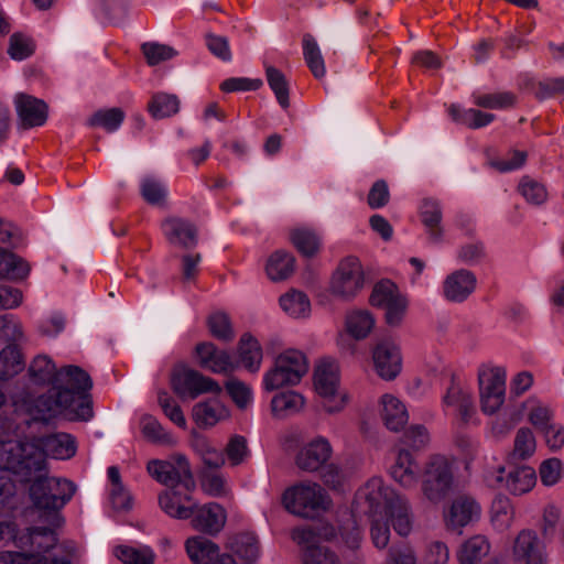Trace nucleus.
I'll return each mask as SVG.
<instances>
[{"mask_svg": "<svg viewBox=\"0 0 564 564\" xmlns=\"http://www.w3.org/2000/svg\"><path fill=\"white\" fill-rule=\"evenodd\" d=\"M347 329L356 339L367 337L375 325V319L368 312H354L347 317Z\"/></svg>", "mask_w": 564, "mask_h": 564, "instance_id": "nucleus-52", "label": "nucleus"}, {"mask_svg": "<svg viewBox=\"0 0 564 564\" xmlns=\"http://www.w3.org/2000/svg\"><path fill=\"white\" fill-rule=\"evenodd\" d=\"M124 120L121 108L101 109L91 115L87 123L90 127H101L108 132L116 131Z\"/></svg>", "mask_w": 564, "mask_h": 564, "instance_id": "nucleus-45", "label": "nucleus"}, {"mask_svg": "<svg viewBox=\"0 0 564 564\" xmlns=\"http://www.w3.org/2000/svg\"><path fill=\"white\" fill-rule=\"evenodd\" d=\"M476 275L466 269H459L446 276L443 282V294L449 302H464L476 288Z\"/></svg>", "mask_w": 564, "mask_h": 564, "instance_id": "nucleus-22", "label": "nucleus"}, {"mask_svg": "<svg viewBox=\"0 0 564 564\" xmlns=\"http://www.w3.org/2000/svg\"><path fill=\"white\" fill-rule=\"evenodd\" d=\"M283 505L291 513L302 518H313L318 510H327L332 500L316 482L300 484L283 494Z\"/></svg>", "mask_w": 564, "mask_h": 564, "instance_id": "nucleus-4", "label": "nucleus"}, {"mask_svg": "<svg viewBox=\"0 0 564 564\" xmlns=\"http://www.w3.org/2000/svg\"><path fill=\"white\" fill-rule=\"evenodd\" d=\"M336 531L329 524H313L305 529L296 528L292 531V539L300 545H317L319 540L329 541L335 538Z\"/></svg>", "mask_w": 564, "mask_h": 564, "instance_id": "nucleus-34", "label": "nucleus"}, {"mask_svg": "<svg viewBox=\"0 0 564 564\" xmlns=\"http://www.w3.org/2000/svg\"><path fill=\"white\" fill-rule=\"evenodd\" d=\"M332 452L329 442L325 437L318 436L297 453L295 464L300 469L313 473L326 466Z\"/></svg>", "mask_w": 564, "mask_h": 564, "instance_id": "nucleus-18", "label": "nucleus"}, {"mask_svg": "<svg viewBox=\"0 0 564 564\" xmlns=\"http://www.w3.org/2000/svg\"><path fill=\"white\" fill-rule=\"evenodd\" d=\"M365 284L361 264L356 257H347L340 261L333 274L330 291L344 300L354 297Z\"/></svg>", "mask_w": 564, "mask_h": 564, "instance_id": "nucleus-12", "label": "nucleus"}, {"mask_svg": "<svg viewBox=\"0 0 564 564\" xmlns=\"http://www.w3.org/2000/svg\"><path fill=\"white\" fill-rule=\"evenodd\" d=\"M490 544L484 535H475L467 540L458 552L459 564H481L489 554Z\"/></svg>", "mask_w": 564, "mask_h": 564, "instance_id": "nucleus-35", "label": "nucleus"}, {"mask_svg": "<svg viewBox=\"0 0 564 564\" xmlns=\"http://www.w3.org/2000/svg\"><path fill=\"white\" fill-rule=\"evenodd\" d=\"M55 387L70 394L68 401L75 409L76 419L88 421L93 417V380L87 371L79 366H64L58 369Z\"/></svg>", "mask_w": 564, "mask_h": 564, "instance_id": "nucleus-3", "label": "nucleus"}, {"mask_svg": "<svg viewBox=\"0 0 564 564\" xmlns=\"http://www.w3.org/2000/svg\"><path fill=\"white\" fill-rule=\"evenodd\" d=\"M158 402L164 414L178 427H186V419L181 406L169 395L167 392H160Z\"/></svg>", "mask_w": 564, "mask_h": 564, "instance_id": "nucleus-59", "label": "nucleus"}, {"mask_svg": "<svg viewBox=\"0 0 564 564\" xmlns=\"http://www.w3.org/2000/svg\"><path fill=\"white\" fill-rule=\"evenodd\" d=\"M480 406L486 414L496 413L505 402L506 371L482 365L478 370Z\"/></svg>", "mask_w": 564, "mask_h": 564, "instance_id": "nucleus-8", "label": "nucleus"}, {"mask_svg": "<svg viewBox=\"0 0 564 564\" xmlns=\"http://www.w3.org/2000/svg\"><path fill=\"white\" fill-rule=\"evenodd\" d=\"M295 269V258L291 252L276 250L268 259L265 271L270 280L278 282L289 279Z\"/></svg>", "mask_w": 564, "mask_h": 564, "instance_id": "nucleus-29", "label": "nucleus"}, {"mask_svg": "<svg viewBox=\"0 0 564 564\" xmlns=\"http://www.w3.org/2000/svg\"><path fill=\"white\" fill-rule=\"evenodd\" d=\"M480 517L481 506L477 499L469 494L455 496L444 511L446 529L457 534H462L464 528L476 523Z\"/></svg>", "mask_w": 564, "mask_h": 564, "instance_id": "nucleus-10", "label": "nucleus"}, {"mask_svg": "<svg viewBox=\"0 0 564 564\" xmlns=\"http://www.w3.org/2000/svg\"><path fill=\"white\" fill-rule=\"evenodd\" d=\"M225 454L228 457L231 466L240 465L249 455L246 437L241 435H235L230 437L224 449V455Z\"/></svg>", "mask_w": 564, "mask_h": 564, "instance_id": "nucleus-58", "label": "nucleus"}, {"mask_svg": "<svg viewBox=\"0 0 564 564\" xmlns=\"http://www.w3.org/2000/svg\"><path fill=\"white\" fill-rule=\"evenodd\" d=\"M364 499V511L372 518L370 535L373 545L382 550L390 540V529L387 521L376 517H388L395 532L405 536L411 531V519L406 500L393 489L384 487L381 479H371L358 495Z\"/></svg>", "mask_w": 564, "mask_h": 564, "instance_id": "nucleus-2", "label": "nucleus"}, {"mask_svg": "<svg viewBox=\"0 0 564 564\" xmlns=\"http://www.w3.org/2000/svg\"><path fill=\"white\" fill-rule=\"evenodd\" d=\"M307 370L305 355L296 349H288L276 357L274 367L264 375V388L273 391L284 386L296 384Z\"/></svg>", "mask_w": 564, "mask_h": 564, "instance_id": "nucleus-5", "label": "nucleus"}, {"mask_svg": "<svg viewBox=\"0 0 564 564\" xmlns=\"http://www.w3.org/2000/svg\"><path fill=\"white\" fill-rule=\"evenodd\" d=\"M192 446L202 459L204 465L203 469L217 470L225 465L224 452L214 447L205 436L195 435L192 441Z\"/></svg>", "mask_w": 564, "mask_h": 564, "instance_id": "nucleus-32", "label": "nucleus"}, {"mask_svg": "<svg viewBox=\"0 0 564 564\" xmlns=\"http://www.w3.org/2000/svg\"><path fill=\"white\" fill-rule=\"evenodd\" d=\"M58 369L46 355L36 356L29 366V376L33 383L40 386H56Z\"/></svg>", "mask_w": 564, "mask_h": 564, "instance_id": "nucleus-30", "label": "nucleus"}, {"mask_svg": "<svg viewBox=\"0 0 564 564\" xmlns=\"http://www.w3.org/2000/svg\"><path fill=\"white\" fill-rule=\"evenodd\" d=\"M517 97L511 91H499L475 96L476 106L486 109H506L516 105Z\"/></svg>", "mask_w": 564, "mask_h": 564, "instance_id": "nucleus-49", "label": "nucleus"}, {"mask_svg": "<svg viewBox=\"0 0 564 564\" xmlns=\"http://www.w3.org/2000/svg\"><path fill=\"white\" fill-rule=\"evenodd\" d=\"M518 191L528 203L533 205H542L547 198L544 185L528 175L521 178Z\"/></svg>", "mask_w": 564, "mask_h": 564, "instance_id": "nucleus-50", "label": "nucleus"}, {"mask_svg": "<svg viewBox=\"0 0 564 564\" xmlns=\"http://www.w3.org/2000/svg\"><path fill=\"white\" fill-rule=\"evenodd\" d=\"M198 365L214 373H228L237 368L231 356L226 350L218 349L210 341L199 343L195 347Z\"/></svg>", "mask_w": 564, "mask_h": 564, "instance_id": "nucleus-19", "label": "nucleus"}, {"mask_svg": "<svg viewBox=\"0 0 564 564\" xmlns=\"http://www.w3.org/2000/svg\"><path fill=\"white\" fill-rule=\"evenodd\" d=\"M442 207L435 198H424L420 206V218L425 226L429 237L432 241H441L443 235L442 221Z\"/></svg>", "mask_w": 564, "mask_h": 564, "instance_id": "nucleus-25", "label": "nucleus"}, {"mask_svg": "<svg viewBox=\"0 0 564 564\" xmlns=\"http://www.w3.org/2000/svg\"><path fill=\"white\" fill-rule=\"evenodd\" d=\"M44 449L57 459H68L76 454L75 437L67 433H55L45 437Z\"/></svg>", "mask_w": 564, "mask_h": 564, "instance_id": "nucleus-33", "label": "nucleus"}, {"mask_svg": "<svg viewBox=\"0 0 564 564\" xmlns=\"http://www.w3.org/2000/svg\"><path fill=\"white\" fill-rule=\"evenodd\" d=\"M162 229L167 241L183 249H193L198 242V229L192 221L180 218L169 217L163 220Z\"/></svg>", "mask_w": 564, "mask_h": 564, "instance_id": "nucleus-17", "label": "nucleus"}, {"mask_svg": "<svg viewBox=\"0 0 564 564\" xmlns=\"http://www.w3.org/2000/svg\"><path fill=\"white\" fill-rule=\"evenodd\" d=\"M149 474L166 487L183 486L186 491L196 487L191 464L185 455L176 454L171 460L152 459L148 463Z\"/></svg>", "mask_w": 564, "mask_h": 564, "instance_id": "nucleus-7", "label": "nucleus"}, {"mask_svg": "<svg viewBox=\"0 0 564 564\" xmlns=\"http://www.w3.org/2000/svg\"><path fill=\"white\" fill-rule=\"evenodd\" d=\"M15 108L23 129L43 126L47 119V105L31 95H17Z\"/></svg>", "mask_w": 564, "mask_h": 564, "instance_id": "nucleus-20", "label": "nucleus"}, {"mask_svg": "<svg viewBox=\"0 0 564 564\" xmlns=\"http://www.w3.org/2000/svg\"><path fill=\"white\" fill-rule=\"evenodd\" d=\"M188 557L194 564L219 563V546L204 536H193L185 543Z\"/></svg>", "mask_w": 564, "mask_h": 564, "instance_id": "nucleus-24", "label": "nucleus"}, {"mask_svg": "<svg viewBox=\"0 0 564 564\" xmlns=\"http://www.w3.org/2000/svg\"><path fill=\"white\" fill-rule=\"evenodd\" d=\"M383 564H416L413 549L404 543L392 545Z\"/></svg>", "mask_w": 564, "mask_h": 564, "instance_id": "nucleus-63", "label": "nucleus"}, {"mask_svg": "<svg viewBox=\"0 0 564 564\" xmlns=\"http://www.w3.org/2000/svg\"><path fill=\"white\" fill-rule=\"evenodd\" d=\"M116 557L123 564H154L155 554L149 546L135 549L129 545H118Z\"/></svg>", "mask_w": 564, "mask_h": 564, "instance_id": "nucleus-46", "label": "nucleus"}, {"mask_svg": "<svg viewBox=\"0 0 564 564\" xmlns=\"http://www.w3.org/2000/svg\"><path fill=\"white\" fill-rule=\"evenodd\" d=\"M505 467L498 468V474L494 480H489L490 486L506 488L510 494L520 496L530 491L536 482L534 468L528 465L511 467L505 476Z\"/></svg>", "mask_w": 564, "mask_h": 564, "instance_id": "nucleus-15", "label": "nucleus"}, {"mask_svg": "<svg viewBox=\"0 0 564 564\" xmlns=\"http://www.w3.org/2000/svg\"><path fill=\"white\" fill-rule=\"evenodd\" d=\"M173 391L181 398L196 399L203 393H219L218 382L197 370L180 367L174 370L171 379Z\"/></svg>", "mask_w": 564, "mask_h": 564, "instance_id": "nucleus-11", "label": "nucleus"}, {"mask_svg": "<svg viewBox=\"0 0 564 564\" xmlns=\"http://www.w3.org/2000/svg\"><path fill=\"white\" fill-rule=\"evenodd\" d=\"M391 477L404 488H412L417 481V466L409 451L399 452L390 469Z\"/></svg>", "mask_w": 564, "mask_h": 564, "instance_id": "nucleus-26", "label": "nucleus"}, {"mask_svg": "<svg viewBox=\"0 0 564 564\" xmlns=\"http://www.w3.org/2000/svg\"><path fill=\"white\" fill-rule=\"evenodd\" d=\"M513 507L506 497L494 500L491 506V521L499 529L508 528L513 520Z\"/></svg>", "mask_w": 564, "mask_h": 564, "instance_id": "nucleus-56", "label": "nucleus"}, {"mask_svg": "<svg viewBox=\"0 0 564 564\" xmlns=\"http://www.w3.org/2000/svg\"><path fill=\"white\" fill-rule=\"evenodd\" d=\"M207 326L213 337L224 343H230L235 338V332L229 316L224 312L210 314Z\"/></svg>", "mask_w": 564, "mask_h": 564, "instance_id": "nucleus-48", "label": "nucleus"}, {"mask_svg": "<svg viewBox=\"0 0 564 564\" xmlns=\"http://www.w3.org/2000/svg\"><path fill=\"white\" fill-rule=\"evenodd\" d=\"M290 239L294 247L304 257H314L321 247V239L317 234L308 228H296L290 234Z\"/></svg>", "mask_w": 564, "mask_h": 564, "instance_id": "nucleus-39", "label": "nucleus"}, {"mask_svg": "<svg viewBox=\"0 0 564 564\" xmlns=\"http://www.w3.org/2000/svg\"><path fill=\"white\" fill-rule=\"evenodd\" d=\"M535 452V438L533 433L528 427H521L518 430L513 451L509 455V460L511 463H517L518 460H524L533 455Z\"/></svg>", "mask_w": 564, "mask_h": 564, "instance_id": "nucleus-44", "label": "nucleus"}, {"mask_svg": "<svg viewBox=\"0 0 564 564\" xmlns=\"http://www.w3.org/2000/svg\"><path fill=\"white\" fill-rule=\"evenodd\" d=\"M399 295L398 288L392 281L382 280L373 286L369 301L372 306L384 308Z\"/></svg>", "mask_w": 564, "mask_h": 564, "instance_id": "nucleus-55", "label": "nucleus"}, {"mask_svg": "<svg viewBox=\"0 0 564 564\" xmlns=\"http://www.w3.org/2000/svg\"><path fill=\"white\" fill-rule=\"evenodd\" d=\"M30 264L9 250H0V279L20 281L30 273Z\"/></svg>", "mask_w": 564, "mask_h": 564, "instance_id": "nucleus-31", "label": "nucleus"}, {"mask_svg": "<svg viewBox=\"0 0 564 564\" xmlns=\"http://www.w3.org/2000/svg\"><path fill=\"white\" fill-rule=\"evenodd\" d=\"M225 388L238 408L245 409L249 404L251 390L245 382L237 378H230L226 381Z\"/></svg>", "mask_w": 564, "mask_h": 564, "instance_id": "nucleus-61", "label": "nucleus"}, {"mask_svg": "<svg viewBox=\"0 0 564 564\" xmlns=\"http://www.w3.org/2000/svg\"><path fill=\"white\" fill-rule=\"evenodd\" d=\"M142 435L155 444L171 445L174 443L171 433L166 432L162 424L152 415L145 414L140 420Z\"/></svg>", "mask_w": 564, "mask_h": 564, "instance_id": "nucleus-42", "label": "nucleus"}, {"mask_svg": "<svg viewBox=\"0 0 564 564\" xmlns=\"http://www.w3.org/2000/svg\"><path fill=\"white\" fill-rule=\"evenodd\" d=\"M304 564H337V558L328 549L319 545L306 546L303 554Z\"/></svg>", "mask_w": 564, "mask_h": 564, "instance_id": "nucleus-64", "label": "nucleus"}, {"mask_svg": "<svg viewBox=\"0 0 564 564\" xmlns=\"http://www.w3.org/2000/svg\"><path fill=\"white\" fill-rule=\"evenodd\" d=\"M192 416L199 427L213 426L219 420L216 408L207 401L196 403L193 406Z\"/></svg>", "mask_w": 564, "mask_h": 564, "instance_id": "nucleus-60", "label": "nucleus"}, {"mask_svg": "<svg viewBox=\"0 0 564 564\" xmlns=\"http://www.w3.org/2000/svg\"><path fill=\"white\" fill-rule=\"evenodd\" d=\"M303 54L314 77H323L325 75L324 58L315 39L311 34H305L303 36Z\"/></svg>", "mask_w": 564, "mask_h": 564, "instance_id": "nucleus-43", "label": "nucleus"}, {"mask_svg": "<svg viewBox=\"0 0 564 564\" xmlns=\"http://www.w3.org/2000/svg\"><path fill=\"white\" fill-rule=\"evenodd\" d=\"M338 367L333 360L324 359L315 368L314 371V387L318 395L324 401L322 408L327 413L339 412L344 406V400L333 404V398L335 397L338 388Z\"/></svg>", "mask_w": 564, "mask_h": 564, "instance_id": "nucleus-13", "label": "nucleus"}, {"mask_svg": "<svg viewBox=\"0 0 564 564\" xmlns=\"http://www.w3.org/2000/svg\"><path fill=\"white\" fill-rule=\"evenodd\" d=\"M372 359L378 376L384 380H393L401 371L400 349L391 340L379 341L373 348Z\"/></svg>", "mask_w": 564, "mask_h": 564, "instance_id": "nucleus-16", "label": "nucleus"}, {"mask_svg": "<svg viewBox=\"0 0 564 564\" xmlns=\"http://www.w3.org/2000/svg\"><path fill=\"white\" fill-rule=\"evenodd\" d=\"M381 417L384 425L393 432H399L406 424L409 415L404 404L393 395L384 394L381 399Z\"/></svg>", "mask_w": 564, "mask_h": 564, "instance_id": "nucleus-27", "label": "nucleus"}, {"mask_svg": "<svg viewBox=\"0 0 564 564\" xmlns=\"http://www.w3.org/2000/svg\"><path fill=\"white\" fill-rule=\"evenodd\" d=\"M561 520V510L554 505H547L542 514L539 525L540 534L543 541H552L557 532V527Z\"/></svg>", "mask_w": 564, "mask_h": 564, "instance_id": "nucleus-54", "label": "nucleus"}, {"mask_svg": "<svg viewBox=\"0 0 564 564\" xmlns=\"http://www.w3.org/2000/svg\"><path fill=\"white\" fill-rule=\"evenodd\" d=\"M512 557L516 564H549L545 546L531 529H523L516 536Z\"/></svg>", "mask_w": 564, "mask_h": 564, "instance_id": "nucleus-14", "label": "nucleus"}, {"mask_svg": "<svg viewBox=\"0 0 564 564\" xmlns=\"http://www.w3.org/2000/svg\"><path fill=\"white\" fill-rule=\"evenodd\" d=\"M44 467L43 454L33 445L19 442L0 444V469L13 473L24 482L35 477L30 487L31 499L36 508L53 510V525L58 527L59 516L56 511L72 499L76 485L65 478L36 476Z\"/></svg>", "mask_w": 564, "mask_h": 564, "instance_id": "nucleus-1", "label": "nucleus"}, {"mask_svg": "<svg viewBox=\"0 0 564 564\" xmlns=\"http://www.w3.org/2000/svg\"><path fill=\"white\" fill-rule=\"evenodd\" d=\"M141 50L151 66L171 59L176 55V51L172 46L160 43H143Z\"/></svg>", "mask_w": 564, "mask_h": 564, "instance_id": "nucleus-57", "label": "nucleus"}, {"mask_svg": "<svg viewBox=\"0 0 564 564\" xmlns=\"http://www.w3.org/2000/svg\"><path fill=\"white\" fill-rule=\"evenodd\" d=\"M35 51L33 40L22 33H13L9 39L8 54L12 59L22 61Z\"/></svg>", "mask_w": 564, "mask_h": 564, "instance_id": "nucleus-53", "label": "nucleus"}, {"mask_svg": "<svg viewBox=\"0 0 564 564\" xmlns=\"http://www.w3.org/2000/svg\"><path fill=\"white\" fill-rule=\"evenodd\" d=\"M454 471L449 460L443 455H433L422 474L421 489L424 497L433 502L443 501L452 491Z\"/></svg>", "mask_w": 564, "mask_h": 564, "instance_id": "nucleus-6", "label": "nucleus"}, {"mask_svg": "<svg viewBox=\"0 0 564 564\" xmlns=\"http://www.w3.org/2000/svg\"><path fill=\"white\" fill-rule=\"evenodd\" d=\"M282 310L294 318L306 317L311 311L307 295L301 291H291L280 297Z\"/></svg>", "mask_w": 564, "mask_h": 564, "instance_id": "nucleus-41", "label": "nucleus"}, {"mask_svg": "<svg viewBox=\"0 0 564 564\" xmlns=\"http://www.w3.org/2000/svg\"><path fill=\"white\" fill-rule=\"evenodd\" d=\"M23 367L24 361L19 347L14 344H7L0 351V380H8L19 373Z\"/></svg>", "mask_w": 564, "mask_h": 564, "instance_id": "nucleus-38", "label": "nucleus"}, {"mask_svg": "<svg viewBox=\"0 0 564 564\" xmlns=\"http://www.w3.org/2000/svg\"><path fill=\"white\" fill-rule=\"evenodd\" d=\"M303 405L304 398L294 391L279 393L271 401L272 413L278 417L296 413Z\"/></svg>", "mask_w": 564, "mask_h": 564, "instance_id": "nucleus-40", "label": "nucleus"}, {"mask_svg": "<svg viewBox=\"0 0 564 564\" xmlns=\"http://www.w3.org/2000/svg\"><path fill=\"white\" fill-rule=\"evenodd\" d=\"M29 540L31 545L41 552H48L57 543L55 530L51 527L29 528Z\"/></svg>", "mask_w": 564, "mask_h": 564, "instance_id": "nucleus-51", "label": "nucleus"}, {"mask_svg": "<svg viewBox=\"0 0 564 564\" xmlns=\"http://www.w3.org/2000/svg\"><path fill=\"white\" fill-rule=\"evenodd\" d=\"M180 110V99L176 95L167 93H156L148 104V111L154 119H163L177 113Z\"/></svg>", "mask_w": 564, "mask_h": 564, "instance_id": "nucleus-37", "label": "nucleus"}, {"mask_svg": "<svg viewBox=\"0 0 564 564\" xmlns=\"http://www.w3.org/2000/svg\"><path fill=\"white\" fill-rule=\"evenodd\" d=\"M170 490L163 491L159 495V505L161 509L172 518L175 519H189L195 509L196 503L193 502L191 496L192 491L182 494L177 487H170Z\"/></svg>", "mask_w": 564, "mask_h": 564, "instance_id": "nucleus-21", "label": "nucleus"}, {"mask_svg": "<svg viewBox=\"0 0 564 564\" xmlns=\"http://www.w3.org/2000/svg\"><path fill=\"white\" fill-rule=\"evenodd\" d=\"M70 394L51 387L46 393L39 395L29 406V414L33 421L48 422L58 414L66 415L69 420H77L75 409L69 403Z\"/></svg>", "mask_w": 564, "mask_h": 564, "instance_id": "nucleus-9", "label": "nucleus"}, {"mask_svg": "<svg viewBox=\"0 0 564 564\" xmlns=\"http://www.w3.org/2000/svg\"><path fill=\"white\" fill-rule=\"evenodd\" d=\"M230 549L242 564H254L260 554L259 541L251 533L237 534L230 542Z\"/></svg>", "mask_w": 564, "mask_h": 564, "instance_id": "nucleus-36", "label": "nucleus"}, {"mask_svg": "<svg viewBox=\"0 0 564 564\" xmlns=\"http://www.w3.org/2000/svg\"><path fill=\"white\" fill-rule=\"evenodd\" d=\"M238 355L242 366L250 372H258L262 362V348L249 333H245L238 343Z\"/></svg>", "mask_w": 564, "mask_h": 564, "instance_id": "nucleus-28", "label": "nucleus"}, {"mask_svg": "<svg viewBox=\"0 0 564 564\" xmlns=\"http://www.w3.org/2000/svg\"><path fill=\"white\" fill-rule=\"evenodd\" d=\"M267 82L274 93L279 105L286 109L290 106L289 98V83L284 74L274 66H268L265 68Z\"/></svg>", "mask_w": 564, "mask_h": 564, "instance_id": "nucleus-47", "label": "nucleus"}, {"mask_svg": "<svg viewBox=\"0 0 564 564\" xmlns=\"http://www.w3.org/2000/svg\"><path fill=\"white\" fill-rule=\"evenodd\" d=\"M226 523V513L224 508L218 503H208L197 509L196 514L192 519L194 529L209 535L219 533Z\"/></svg>", "mask_w": 564, "mask_h": 564, "instance_id": "nucleus-23", "label": "nucleus"}, {"mask_svg": "<svg viewBox=\"0 0 564 564\" xmlns=\"http://www.w3.org/2000/svg\"><path fill=\"white\" fill-rule=\"evenodd\" d=\"M0 334L8 344H14L23 337L21 323L12 315L0 316Z\"/></svg>", "mask_w": 564, "mask_h": 564, "instance_id": "nucleus-62", "label": "nucleus"}]
</instances>
